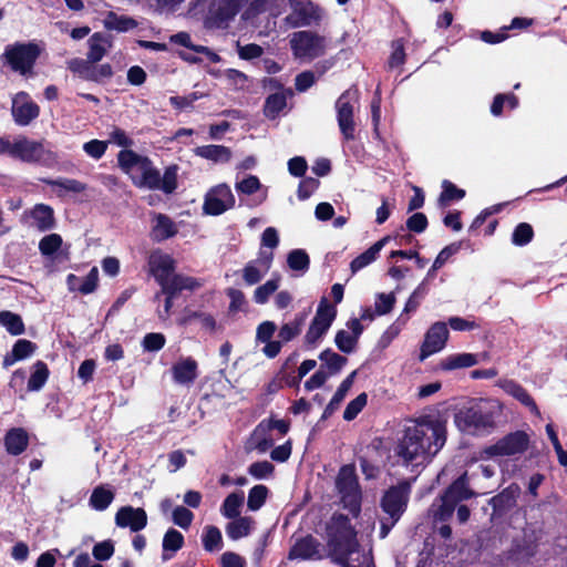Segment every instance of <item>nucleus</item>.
<instances>
[{"label": "nucleus", "instance_id": "nucleus-11", "mask_svg": "<svg viewBox=\"0 0 567 567\" xmlns=\"http://www.w3.org/2000/svg\"><path fill=\"white\" fill-rule=\"evenodd\" d=\"M411 494V483L408 480L400 481L390 486L380 499V507L386 515L400 519L408 508Z\"/></svg>", "mask_w": 567, "mask_h": 567}, {"label": "nucleus", "instance_id": "nucleus-37", "mask_svg": "<svg viewBox=\"0 0 567 567\" xmlns=\"http://www.w3.org/2000/svg\"><path fill=\"white\" fill-rule=\"evenodd\" d=\"M137 21L127 16H120L113 11L107 12L104 19V27L107 30L127 32L137 27Z\"/></svg>", "mask_w": 567, "mask_h": 567}, {"label": "nucleus", "instance_id": "nucleus-27", "mask_svg": "<svg viewBox=\"0 0 567 567\" xmlns=\"http://www.w3.org/2000/svg\"><path fill=\"white\" fill-rule=\"evenodd\" d=\"M501 388L509 395H512L514 399H516L518 402H520L523 405L529 408V410L533 413L538 414L539 410L538 406L533 399V396L528 393V391L518 382L514 380H504L501 383Z\"/></svg>", "mask_w": 567, "mask_h": 567}, {"label": "nucleus", "instance_id": "nucleus-45", "mask_svg": "<svg viewBox=\"0 0 567 567\" xmlns=\"http://www.w3.org/2000/svg\"><path fill=\"white\" fill-rule=\"evenodd\" d=\"M107 42L105 35L101 32L93 33L89 40V51L86 58L93 62H100L106 54L105 43Z\"/></svg>", "mask_w": 567, "mask_h": 567}, {"label": "nucleus", "instance_id": "nucleus-17", "mask_svg": "<svg viewBox=\"0 0 567 567\" xmlns=\"http://www.w3.org/2000/svg\"><path fill=\"white\" fill-rule=\"evenodd\" d=\"M40 106L25 91L18 92L12 99L11 115L18 126H28L40 116Z\"/></svg>", "mask_w": 567, "mask_h": 567}, {"label": "nucleus", "instance_id": "nucleus-41", "mask_svg": "<svg viewBox=\"0 0 567 567\" xmlns=\"http://www.w3.org/2000/svg\"><path fill=\"white\" fill-rule=\"evenodd\" d=\"M50 375L48 364L38 360L33 364V371L28 380V390L31 392L40 391L47 383Z\"/></svg>", "mask_w": 567, "mask_h": 567}, {"label": "nucleus", "instance_id": "nucleus-31", "mask_svg": "<svg viewBox=\"0 0 567 567\" xmlns=\"http://www.w3.org/2000/svg\"><path fill=\"white\" fill-rule=\"evenodd\" d=\"M195 154L215 163H227L231 157L229 147L215 144L198 146L195 148Z\"/></svg>", "mask_w": 567, "mask_h": 567}, {"label": "nucleus", "instance_id": "nucleus-56", "mask_svg": "<svg viewBox=\"0 0 567 567\" xmlns=\"http://www.w3.org/2000/svg\"><path fill=\"white\" fill-rule=\"evenodd\" d=\"M226 534L227 536L233 539L237 540L244 536L248 535V517H237L229 522L226 526Z\"/></svg>", "mask_w": 567, "mask_h": 567}, {"label": "nucleus", "instance_id": "nucleus-62", "mask_svg": "<svg viewBox=\"0 0 567 567\" xmlns=\"http://www.w3.org/2000/svg\"><path fill=\"white\" fill-rule=\"evenodd\" d=\"M275 474V465L269 461H258L250 464V476L256 480H267Z\"/></svg>", "mask_w": 567, "mask_h": 567}, {"label": "nucleus", "instance_id": "nucleus-35", "mask_svg": "<svg viewBox=\"0 0 567 567\" xmlns=\"http://www.w3.org/2000/svg\"><path fill=\"white\" fill-rule=\"evenodd\" d=\"M114 498L115 493L113 489L104 485H97L91 493L89 505L97 512H103L112 504Z\"/></svg>", "mask_w": 567, "mask_h": 567}, {"label": "nucleus", "instance_id": "nucleus-40", "mask_svg": "<svg viewBox=\"0 0 567 567\" xmlns=\"http://www.w3.org/2000/svg\"><path fill=\"white\" fill-rule=\"evenodd\" d=\"M177 234L174 221L164 214H157L156 224L153 227V237L157 241L166 240Z\"/></svg>", "mask_w": 567, "mask_h": 567}, {"label": "nucleus", "instance_id": "nucleus-29", "mask_svg": "<svg viewBox=\"0 0 567 567\" xmlns=\"http://www.w3.org/2000/svg\"><path fill=\"white\" fill-rule=\"evenodd\" d=\"M270 432V426L264 419L250 433V443L259 453H266L274 446L275 441Z\"/></svg>", "mask_w": 567, "mask_h": 567}, {"label": "nucleus", "instance_id": "nucleus-2", "mask_svg": "<svg viewBox=\"0 0 567 567\" xmlns=\"http://www.w3.org/2000/svg\"><path fill=\"white\" fill-rule=\"evenodd\" d=\"M327 546L330 557L342 567H359L353 555L360 556L357 530L344 514L334 513L327 525Z\"/></svg>", "mask_w": 567, "mask_h": 567}, {"label": "nucleus", "instance_id": "nucleus-8", "mask_svg": "<svg viewBox=\"0 0 567 567\" xmlns=\"http://www.w3.org/2000/svg\"><path fill=\"white\" fill-rule=\"evenodd\" d=\"M150 274L154 277L155 281L161 288L172 286L173 282L184 284L195 280V277L184 274H176V262L172 256L162 252H153L148 258Z\"/></svg>", "mask_w": 567, "mask_h": 567}, {"label": "nucleus", "instance_id": "nucleus-53", "mask_svg": "<svg viewBox=\"0 0 567 567\" xmlns=\"http://www.w3.org/2000/svg\"><path fill=\"white\" fill-rule=\"evenodd\" d=\"M287 264L291 270L307 271L310 266V258L303 249H292L287 256Z\"/></svg>", "mask_w": 567, "mask_h": 567}, {"label": "nucleus", "instance_id": "nucleus-51", "mask_svg": "<svg viewBox=\"0 0 567 567\" xmlns=\"http://www.w3.org/2000/svg\"><path fill=\"white\" fill-rule=\"evenodd\" d=\"M535 233L534 228L528 223H519L515 226L512 233V244L517 247H524L532 243Z\"/></svg>", "mask_w": 567, "mask_h": 567}, {"label": "nucleus", "instance_id": "nucleus-21", "mask_svg": "<svg viewBox=\"0 0 567 567\" xmlns=\"http://www.w3.org/2000/svg\"><path fill=\"white\" fill-rule=\"evenodd\" d=\"M522 489L517 483H511L502 492L489 499L493 513L492 518H502L517 504Z\"/></svg>", "mask_w": 567, "mask_h": 567}, {"label": "nucleus", "instance_id": "nucleus-23", "mask_svg": "<svg viewBox=\"0 0 567 567\" xmlns=\"http://www.w3.org/2000/svg\"><path fill=\"white\" fill-rule=\"evenodd\" d=\"M25 216L32 219V226L40 233L52 230L56 226L54 209L47 204H35L31 209L24 212Z\"/></svg>", "mask_w": 567, "mask_h": 567}, {"label": "nucleus", "instance_id": "nucleus-19", "mask_svg": "<svg viewBox=\"0 0 567 567\" xmlns=\"http://www.w3.org/2000/svg\"><path fill=\"white\" fill-rule=\"evenodd\" d=\"M203 287V281L200 279L190 280L184 284L173 282L172 286H165L161 288L158 292H156L154 299L157 300L162 295L165 296L163 309L157 310V316L162 321H166L171 317L172 308L174 306V301L178 296L184 291L188 290L190 292Z\"/></svg>", "mask_w": 567, "mask_h": 567}, {"label": "nucleus", "instance_id": "nucleus-58", "mask_svg": "<svg viewBox=\"0 0 567 567\" xmlns=\"http://www.w3.org/2000/svg\"><path fill=\"white\" fill-rule=\"evenodd\" d=\"M38 349V346L27 339H19L14 342L11 352L13 353V360H24L32 355L35 350Z\"/></svg>", "mask_w": 567, "mask_h": 567}, {"label": "nucleus", "instance_id": "nucleus-25", "mask_svg": "<svg viewBox=\"0 0 567 567\" xmlns=\"http://www.w3.org/2000/svg\"><path fill=\"white\" fill-rule=\"evenodd\" d=\"M319 556V543L311 536L307 535L298 539L290 548L288 557L290 559H311Z\"/></svg>", "mask_w": 567, "mask_h": 567}, {"label": "nucleus", "instance_id": "nucleus-28", "mask_svg": "<svg viewBox=\"0 0 567 567\" xmlns=\"http://www.w3.org/2000/svg\"><path fill=\"white\" fill-rule=\"evenodd\" d=\"M357 375V371H352L338 386L337 391L334 392L333 396L331 398L330 402L327 404V406L323 410V413L321 415V420L329 419L339 408L341 402L344 400L348 391L351 389L354 378Z\"/></svg>", "mask_w": 567, "mask_h": 567}, {"label": "nucleus", "instance_id": "nucleus-34", "mask_svg": "<svg viewBox=\"0 0 567 567\" xmlns=\"http://www.w3.org/2000/svg\"><path fill=\"white\" fill-rule=\"evenodd\" d=\"M441 187L442 192L437 198V205L440 208H446L453 202L462 200L466 195L465 189L457 187L449 179H443Z\"/></svg>", "mask_w": 567, "mask_h": 567}, {"label": "nucleus", "instance_id": "nucleus-3", "mask_svg": "<svg viewBox=\"0 0 567 567\" xmlns=\"http://www.w3.org/2000/svg\"><path fill=\"white\" fill-rule=\"evenodd\" d=\"M501 412L502 406L495 400H473L455 413L454 422L461 432L482 436L496 429V419Z\"/></svg>", "mask_w": 567, "mask_h": 567}, {"label": "nucleus", "instance_id": "nucleus-20", "mask_svg": "<svg viewBox=\"0 0 567 567\" xmlns=\"http://www.w3.org/2000/svg\"><path fill=\"white\" fill-rule=\"evenodd\" d=\"M351 91H344L336 102L337 121L346 141L354 140L355 123L353 105L350 103Z\"/></svg>", "mask_w": 567, "mask_h": 567}, {"label": "nucleus", "instance_id": "nucleus-36", "mask_svg": "<svg viewBox=\"0 0 567 567\" xmlns=\"http://www.w3.org/2000/svg\"><path fill=\"white\" fill-rule=\"evenodd\" d=\"M478 363L476 354L473 353H456L451 354L443 359L440 368L444 371H452L462 368H470Z\"/></svg>", "mask_w": 567, "mask_h": 567}, {"label": "nucleus", "instance_id": "nucleus-30", "mask_svg": "<svg viewBox=\"0 0 567 567\" xmlns=\"http://www.w3.org/2000/svg\"><path fill=\"white\" fill-rule=\"evenodd\" d=\"M390 240V236H384L377 243H374L371 247H369L365 251L357 256L350 264V268L352 272H357L362 268L367 267L371 262H373L381 249L385 246V244Z\"/></svg>", "mask_w": 567, "mask_h": 567}, {"label": "nucleus", "instance_id": "nucleus-52", "mask_svg": "<svg viewBox=\"0 0 567 567\" xmlns=\"http://www.w3.org/2000/svg\"><path fill=\"white\" fill-rule=\"evenodd\" d=\"M62 244H63V239H62L61 235H59L56 233H52V234L44 236L39 241V250H40L41 255L47 256V257H52L59 251V249L62 247Z\"/></svg>", "mask_w": 567, "mask_h": 567}, {"label": "nucleus", "instance_id": "nucleus-12", "mask_svg": "<svg viewBox=\"0 0 567 567\" xmlns=\"http://www.w3.org/2000/svg\"><path fill=\"white\" fill-rule=\"evenodd\" d=\"M475 496V492L470 488L467 472H463L454 480L441 496V514L442 516H451L462 501H466Z\"/></svg>", "mask_w": 567, "mask_h": 567}, {"label": "nucleus", "instance_id": "nucleus-14", "mask_svg": "<svg viewBox=\"0 0 567 567\" xmlns=\"http://www.w3.org/2000/svg\"><path fill=\"white\" fill-rule=\"evenodd\" d=\"M529 445V436L524 431H515L499 439L495 444L485 447L488 457L511 456L524 453Z\"/></svg>", "mask_w": 567, "mask_h": 567}, {"label": "nucleus", "instance_id": "nucleus-10", "mask_svg": "<svg viewBox=\"0 0 567 567\" xmlns=\"http://www.w3.org/2000/svg\"><path fill=\"white\" fill-rule=\"evenodd\" d=\"M290 12L284 19L290 29L319 25L322 20V9L311 0H288Z\"/></svg>", "mask_w": 567, "mask_h": 567}, {"label": "nucleus", "instance_id": "nucleus-5", "mask_svg": "<svg viewBox=\"0 0 567 567\" xmlns=\"http://www.w3.org/2000/svg\"><path fill=\"white\" fill-rule=\"evenodd\" d=\"M43 49L33 41L8 44L2 53V60L11 71L27 79L35 76L34 66Z\"/></svg>", "mask_w": 567, "mask_h": 567}, {"label": "nucleus", "instance_id": "nucleus-26", "mask_svg": "<svg viewBox=\"0 0 567 567\" xmlns=\"http://www.w3.org/2000/svg\"><path fill=\"white\" fill-rule=\"evenodd\" d=\"M197 362L193 358H186L172 367L173 379L178 384H190L197 378Z\"/></svg>", "mask_w": 567, "mask_h": 567}, {"label": "nucleus", "instance_id": "nucleus-46", "mask_svg": "<svg viewBox=\"0 0 567 567\" xmlns=\"http://www.w3.org/2000/svg\"><path fill=\"white\" fill-rule=\"evenodd\" d=\"M287 106V99L284 93H272L267 96L264 104V115L269 120L278 117L279 113Z\"/></svg>", "mask_w": 567, "mask_h": 567}, {"label": "nucleus", "instance_id": "nucleus-54", "mask_svg": "<svg viewBox=\"0 0 567 567\" xmlns=\"http://www.w3.org/2000/svg\"><path fill=\"white\" fill-rule=\"evenodd\" d=\"M280 277L269 279L264 285L256 288L254 291V300L264 305L269 300V297L279 288Z\"/></svg>", "mask_w": 567, "mask_h": 567}, {"label": "nucleus", "instance_id": "nucleus-33", "mask_svg": "<svg viewBox=\"0 0 567 567\" xmlns=\"http://www.w3.org/2000/svg\"><path fill=\"white\" fill-rule=\"evenodd\" d=\"M318 358L322 362L320 369L327 368L329 377L338 374L348 362L346 357L334 352L331 348L321 351Z\"/></svg>", "mask_w": 567, "mask_h": 567}, {"label": "nucleus", "instance_id": "nucleus-39", "mask_svg": "<svg viewBox=\"0 0 567 567\" xmlns=\"http://www.w3.org/2000/svg\"><path fill=\"white\" fill-rule=\"evenodd\" d=\"M185 539L181 532H178L175 528H169L164 537H163V554L162 559L169 560L172 559L173 555L167 554V551L176 553L184 546Z\"/></svg>", "mask_w": 567, "mask_h": 567}, {"label": "nucleus", "instance_id": "nucleus-42", "mask_svg": "<svg viewBox=\"0 0 567 567\" xmlns=\"http://www.w3.org/2000/svg\"><path fill=\"white\" fill-rule=\"evenodd\" d=\"M0 324L4 327L11 336H20L25 331L22 317L9 310L0 311Z\"/></svg>", "mask_w": 567, "mask_h": 567}, {"label": "nucleus", "instance_id": "nucleus-61", "mask_svg": "<svg viewBox=\"0 0 567 567\" xmlns=\"http://www.w3.org/2000/svg\"><path fill=\"white\" fill-rule=\"evenodd\" d=\"M166 338L161 332L146 333L142 340L144 351L157 352L165 347Z\"/></svg>", "mask_w": 567, "mask_h": 567}, {"label": "nucleus", "instance_id": "nucleus-38", "mask_svg": "<svg viewBox=\"0 0 567 567\" xmlns=\"http://www.w3.org/2000/svg\"><path fill=\"white\" fill-rule=\"evenodd\" d=\"M307 319V312L302 311L295 316L293 320L284 323L280 329L278 337L281 342H289L298 337Z\"/></svg>", "mask_w": 567, "mask_h": 567}, {"label": "nucleus", "instance_id": "nucleus-22", "mask_svg": "<svg viewBox=\"0 0 567 567\" xmlns=\"http://www.w3.org/2000/svg\"><path fill=\"white\" fill-rule=\"evenodd\" d=\"M115 524L117 527H128L132 532L137 533L147 525V514L142 507L122 506L115 514Z\"/></svg>", "mask_w": 567, "mask_h": 567}, {"label": "nucleus", "instance_id": "nucleus-60", "mask_svg": "<svg viewBox=\"0 0 567 567\" xmlns=\"http://www.w3.org/2000/svg\"><path fill=\"white\" fill-rule=\"evenodd\" d=\"M392 52L388 60V65L390 69H395L404 64L405 62V50L403 39H396L392 41Z\"/></svg>", "mask_w": 567, "mask_h": 567}, {"label": "nucleus", "instance_id": "nucleus-9", "mask_svg": "<svg viewBox=\"0 0 567 567\" xmlns=\"http://www.w3.org/2000/svg\"><path fill=\"white\" fill-rule=\"evenodd\" d=\"M336 317V306L330 303L326 297H322L318 305L316 316L313 317L305 336V346L308 349H313L318 344L330 329Z\"/></svg>", "mask_w": 567, "mask_h": 567}, {"label": "nucleus", "instance_id": "nucleus-57", "mask_svg": "<svg viewBox=\"0 0 567 567\" xmlns=\"http://www.w3.org/2000/svg\"><path fill=\"white\" fill-rule=\"evenodd\" d=\"M368 402V394L365 392L360 393L357 395L353 400H351L344 411H343V419L346 421H352L354 420L358 414L364 409Z\"/></svg>", "mask_w": 567, "mask_h": 567}, {"label": "nucleus", "instance_id": "nucleus-47", "mask_svg": "<svg viewBox=\"0 0 567 567\" xmlns=\"http://www.w3.org/2000/svg\"><path fill=\"white\" fill-rule=\"evenodd\" d=\"M147 159V156H142L132 150H122L117 154L118 166L125 173H130L134 166H138L140 169Z\"/></svg>", "mask_w": 567, "mask_h": 567}, {"label": "nucleus", "instance_id": "nucleus-15", "mask_svg": "<svg viewBox=\"0 0 567 567\" xmlns=\"http://www.w3.org/2000/svg\"><path fill=\"white\" fill-rule=\"evenodd\" d=\"M248 0H218L210 3L206 23L214 28H224L241 10Z\"/></svg>", "mask_w": 567, "mask_h": 567}, {"label": "nucleus", "instance_id": "nucleus-59", "mask_svg": "<svg viewBox=\"0 0 567 567\" xmlns=\"http://www.w3.org/2000/svg\"><path fill=\"white\" fill-rule=\"evenodd\" d=\"M269 488L264 484L250 487V512L260 509L269 496Z\"/></svg>", "mask_w": 567, "mask_h": 567}, {"label": "nucleus", "instance_id": "nucleus-13", "mask_svg": "<svg viewBox=\"0 0 567 567\" xmlns=\"http://www.w3.org/2000/svg\"><path fill=\"white\" fill-rule=\"evenodd\" d=\"M290 47L296 58L315 59L324 51V38L312 31H297L292 33Z\"/></svg>", "mask_w": 567, "mask_h": 567}, {"label": "nucleus", "instance_id": "nucleus-16", "mask_svg": "<svg viewBox=\"0 0 567 567\" xmlns=\"http://www.w3.org/2000/svg\"><path fill=\"white\" fill-rule=\"evenodd\" d=\"M235 205V197L226 184L212 187L205 195L203 210L206 215L218 216Z\"/></svg>", "mask_w": 567, "mask_h": 567}, {"label": "nucleus", "instance_id": "nucleus-55", "mask_svg": "<svg viewBox=\"0 0 567 567\" xmlns=\"http://www.w3.org/2000/svg\"><path fill=\"white\" fill-rule=\"evenodd\" d=\"M42 182L49 186L59 187L65 192L82 193L83 190H85V184L73 178H43Z\"/></svg>", "mask_w": 567, "mask_h": 567}, {"label": "nucleus", "instance_id": "nucleus-43", "mask_svg": "<svg viewBox=\"0 0 567 567\" xmlns=\"http://www.w3.org/2000/svg\"><path fill=\"white\" fill-rule=\"evenodd\" d=\"M244 492L229 494L223 502L221 514L229 519L240 517V508L244 505Z\"/></svg>", "mask_w": 567, "mask_h": 567}, {"label": "nucleus", "instance_id": "nucleus-48", "mask_svg": "<svg viewBox=\"0 0 567 567\" xmlns=\"http://www.w3.org/2000/svg\"><path fill=\"white\" fill-rule=\"evenodd\" d=\"M202 542L206 551L213 553L219 550L223 545L221 533L218 527L208 525L205 527Z\"/></svg>", "mask_w": 567, "mask_h": 567}, {"label": "nucleus", "instance_id": "nucleus-1", "mask_svg": "<svg viewBox=\"0 0 567 567\" xmlns=\"http://www.w3.org/2000/svg\"><path fill=\"white\" fill-rule=\"evenodd\" d=\"M447 439L446 421L440 416L421 415L403 430L394 449L405 465L429 463L443 449Z\"/></svg>", "mask_w": 567, "mask_h": 567}, {"label": "nucleus", "instance_id": "nucleus-4", "mask_svg": "<svg viewBox=\"0 0 567 567\" xmlns=\"http://www.w3.org/2000/svg\"><path fill=\"white\" fill-rule=\"evenodd\" d=\"M0 155L28 164H47L54 158L53 152L45 150L42 142L24 135H19L13 142L9 137H0Z\"/></svg>", "mask_w": 567, "mask_h": 567}, {"label": "nucleus", "instance_id": "nucleus-44", "mask_svg": "<svg viewBox=\"0 0 567 567\" xmlns=\"http://www.w3.org/2000/svg\"><path fill=\"white\" fill-rule=\"evenodd\" d=\"M95 63L87 58H74L68 61V69L72 73L78 74L82 80L93 82V79H95L93 75Z\"/></svg>", "mask_w": 567, "mask_h": 567}, {"label": "nucleus", "instance_id": "nucleus-32", "mask_svg": "<svg viewBox=\"0 0 567 567\" xmlns=\"http://www.w3.org/2000/svg\"><path fill=\"white\" fill-rule=\"evenodd\" d=\"M274 260V251L259 249L256 266L250 265V285H255L268 272Z\"/></svg>", "mask_w": 567, "mask_h": 567}, {"label": "nucleus", "instance_id": "nucleus-50", "mask_svg": "<svg viewBox=\"0 0 567 567\" xmlns=\"http://www.w3.org/2000/svg\"><path fill=\"white\" fill-rule=\"evenodd\" d=\"M266 12L277 18L281 13L279 0H250V17Z\"/></svg>", "mask_w": 567, "mask_h": 567}, {"label": "nucleus", "instance_id": "nucleus-7", "mask_svg": "<svg viewBox=\"0 0 567 567\" xmlns=\"http://www.w3.org/2000/svg\"><path fill=\"white\" fill-rule=\"evenodd\" d=\"M177 165L167 166L161 176L159 171L148 158L140 168L141 176H132V182L138 188L159 189L165 194H172L177 188Z\"/></svg>", "mask_w": 567, "mask_h": 567}, {"label": "nucleus", "instance_id": "nucleus-64", "mask_svg": "<svg viewBox=\"0 0 567 567\" xmlns=\"http://www.w3.org/2000/svg\"><path fill=\"white\" fill-rule=\"evenodd\" d=\"M172 519L178 527L188 529L193 523L194 514L190 509L184 506H177L173 511Z\"/></svg>", "mask_w": 567, "mask_h": 567}, {"label": "nucleus", "instance_id": "nucleus-63", "mask_svg": "<svg viewBox=\"0 0 567 567\" xmlns=\"http://www.w3.org/2000/svg\"><path fill=\"white\" fill-rule=\"evenodd\" d=\"M396 298L393 292L390 293H378L375 299V313L378 316H384L390 313L395 305Z\"/></svg>", "mask_w": 567, "mask_h": 567}, {"label": "nucleus", "instance_id": "nucleus-24", "mask_svg": "<svg viewBox=\"0 0 567 567\" xmlns=\"http://www.w3.org/2000/svg\"><path fill=\"white\" fill-rule=\"evenodd\" d=\"M30 436L24 427H11L3 437L6 452L9 455H21L29 446Z\"/></svg>", "mask_w": 567, "mask_h": 567}, {"label": "nucleus", "instance_id": "nucleus-6", "mask_svg": "<svg viewBox=\"0 0 567 567\" xmlns=\"http://www.w3.org/2000/svg\"><path fill=\"white\" fill-rule=\"evenodd\" d=\"M336 487L341 503L353 517L361 513L362 493L354 464L342 465L336 478Z\"/></svg>", "mask_w": 567, "mask_h": 567}, {"label": "nucleus", "instance_id": "nucleus-49", "mask_svg": "<svg viewBox=\"0 0 567 567\" xmlns=\"http://www.w3.org/2000/svg\"><path fill=\"white\" fill-rule=\"evenodd\" d=\"M537 553V544L529 540L515 542L509 550L511 557L515 560H528Z\"/></svg>", "mask_w": 567, "mask_h": 567}, {"label": "nucleus", "instance_id": "nucleus-18", "mask_svg": "<svg viewBox=\"0 0 567 567\" xmlns=\"http://www.w3.org/2000/svg\"><path fill=\"white\" fill-rule=\"evenodd\" d=\"M447 323L443 321L434 322L424 334V340L420 348L419 360L422 362L430 355L440 352L446 346L449 340Z\"/></svg>", "mask_w": 567, "mask_h": 567}]
</instances>
